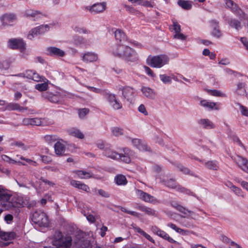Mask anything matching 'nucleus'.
<instances>
[{
	"label": "nucleus",
	"instance_id": "nucleus-1",
	"mask_svg": "<svg viewBox=\"0 0 248 248\" xmlns=\"http://www.w3.org/2000/svg\"><path fill=\"white\" fill-rule=\"evenodd\" d=\"M113 55L128 62H134L139 59L137 52L126 44H120L112 50Z\"/></svg>",
	"mask_w": 248,
	"mask_h": 248
},
{
	"label": "nucleus",
	"instance_id": "nucleus-2",
	"mask_svg": "<svg viewBox=\"0 0 248 248\" xmlns=\"http://www.w3.org/2000/svg\"><path fill=\"white\" fill-rule=\"evenodd\" d=\"M72 243V239L70 236L66 235L64 236L60 231L55 232L52 244L57 248H70Z\"/></svg>",
	"mask_w": 248,
	"mask_h": 248
},
{
	"label": "nucleus",
	"instance_id": "nucleus-3",
	"mask_svg": "<svg viewBox=\"0 0 248 248\" xmlns=\"http://www.w3.org/2000/svg\"><path fill=\"white\" fill-rule=\"evenodd\" d=\"M169 58L166 55H159L154 56H149L146 60L147 64L150 66L160 68L168 63Z\"/></svg>",
	"mask_w": 248,
	"mask_h": 248
},
{
	"label": "nucleus",
	"instance_id": "nucleus-4",
	"mask_svg": "<svg viewBox=\"0 0 248 248\" xmlns=\"http://www.w3.org/2000/svg\"><path fill=\"white\" fill-rule=\"evenodd\" d=\"M31 220L35 225L39 227H47L49 224L47 216L40 210L36 211L33 213Z\"/></svg>",
	"mask_w": 248,
	"mask_h": 248
},
{
	"label": "nucleus",
	"instance_id": "nucleus-5",
	"mask_svg": "<svg viewBox=\"0 0 248 248\" xmlns=\"http://www.w3.org/2000/svg\"><path fill=\"white\" fill-rule=\"evenodd\" d=\"M104 96L113 109L118 110L122 108V104L115 94L106 92Z\"/></svg>",
	"mask_w": 248,
	"mask_h": 248
},
{
	"label": "nucleus",
	"instance_id": "nucleus-6",
	"mask_svg": "<svg viewBox=\"0 0 248 248\" xmlns=\"http://www.w3.org/2000/svg\"><path fill=\"white\" fill-rule=\"evenodd\" d=\"M155 178L156 180L158 181L159 183L164 185L170 188L177 189L178 190V187L180 186L175 183V179L174 178L168 179L167 176H162L160 175H156Z\"/></svg>",
	"mask_w": 248,
	"mask_h": 248
},
{
	"label": "nucleus",
	"instance_id": "nucleus-7",
	"mask_svg": "<svg viewBox=\"0 0 248 248\" xmlns=\"http://www.w3.org/2000/svg\"><path fill=\"white\" fill-rule=\"evenodd\" d=\"M7 46L12 49H19L21 52H23L25 49L26 44L22 39L12 38L8 40Z\"/></svg>",
	"mask_w": 248,
	"mask_h": 248
},
{
	"label": "nucleus",
	"instance_id": "nucleus-8",
	"mask_svg": "<svg viewBox=\"0 0 248 248\" xmlns=\"http://www.w3.org/2000/svg\"><path fill=\"white\" fill-rule=\"evenodd\" d=\"M42 96L53 103L62 104L63 102L62 95L60 92H56L55 93H53L47 92L43 93Z\"/></svg>",
	"mask_w": 248,
	"mask_h": 248
},
{
	"label": "nucleus",
	"instance_id": "nucleus-9",
	"mask_svg": "<svg viewBox=\"0 0 248 248\" xmlns=\"http://www.w3.org/2000/svg\"><path fill=\"white\" fill-rule=\"evenodd\" d=\"M151 231L157 235L164 239L167 240L170 243L175 244L177 243V242L170 237L168 233L164 231L161 230L156 226H153L151 227Z\"/></svg>",
	"mask_w": 248,
	"mask_h": 248
},
{
	"label": "nucleus",
	"instance_id": "nucleus-10",
	"mask_svg": "<svg viewBox=\"0 0 248 248\" xmlns=\"http://www.w3.org/2000/svg\"><path fill=\"white\" fill-rule=\"evenodd\" d=\"M16 19V15L13 13H6L0 17V20L3 26H12Z\"/></svg>",
	"mask_w": 248,
	"mask_h": 248
},
{
	"label": "nucleus",
	"instance_id": "nucleus-11",
	"mask_svg": "<svg viewBox=\"0 0 248 248\" xmlns=\"http://www.w3.org/2000/svg\"><path fill=\"white\" fill-rule=\"evenodd\" d=\"M232 158L240 168L248 173V160L246 158L240 155H236Z\"/></svg>",
	"mask_w": 248,
	"mask_h": 248
},
{
	"label": "nucleus",
	"instance_id": "nucleus-12",
	"mask_svg": "<svg viewBox=\"0 0 248 248\" xmlns=\"http://www.w3.org/2000/svg\"><path fill=\"white\" fill-rule=\"evenodd\" d=\"M209 22L213 28L211 34L215 38H221L222 36V33L219 29V22L216 19H212Z\"/></svg>",
	"mask_w": 248,
	"mask_h": 248
},
{
	"label": "nucleus",
	"instance_id": "nucleus-13",
	"mask_svg": "<svg viewBox=\"0 0 248 248\" xmlns=\"http://www.w3.org/2000/svg\"><path fill=\"white\" fill-rule=\"evenodd\" d=\"M122 95L125 99L131 103L134 98V90L129 86H125L122 88Z\"/></svg>",
	"mask_w": 248,
	"mask_h": 248
},
{
	"label": "nucleus",
	"instance_id": "nucleus-14",
	"mask_svg": "<svg viewBox=\"0 0 248 248\" xmlns=\"http://www.w3.org/2000/svg\"><path fill=\"white\" fill-rule=\"evenodd\" d=\"M106 8V3L103 2L101 3H96L91 6H88L86 9L91 13L98 14L103 12Z\"/></svg>",
	"mask_w": 248,
	"mask_h": 248
},
{
	"label": "nucleus",
	"instance_id": "nucleus-15",
	"mask_svg": "<svg viewBox=\"0 0 248 248\" xmlns=\"http://www.w3.org/2000/svg\"><path fill=\"white\" fill-rule=\"evenodd\" d=\"M136 194L140 199L145 202L154 203L156 201L154 196L140 189L136 190Z\"/></svg>",
	"mask_w": 248,
	"mask_h": 248
},
{
	"label": "nucleus",
	"instance_id": "nucleus-16",
	"mask_svg": "<svg viewBox=\"0 0 248 248\" xmlns=\"http://www.w3.org/2000/svg\"><path fill=\"white\" fill-rule=\"evenodd\" d=\"M47 55L52 57H63L65 55V52L59 48L50 46L46 48Z\"/></svg>",
	"mask_w": 248,
	"mask_h": 248
},
{
	"label": "nucleus",
	"instance_id": "nucleus-17",
	"mask_svg": "<svg viewBox=\"0 0 248 248\" xmlns=\"http://www.w3.org/2000/svg\"><path fill=\"white\" fill-rule=\"evenodd\" d=\"M132 144L136 148L142 151H149L150 148L148 147L146 142L139 139H133L131 140Z\"/></svg>",
	"mask_w": 248,
	"mask_h": 248
},
{
	"label": "nucleus",
	"instance_id": "nucleus-18",
	"mask_svg": "<svg viewBox=\"0 0 248 248\" xmlns=\"http://www.w3.org/2000/svg\"><path fill=\"white\" fill-rule=\"evenodd\" d=\"M198 123L203 129H210L215 127L214 124L208 119H201L198 121Z\"/></svg>",
	"mask_w": 248,
	"mask_h": 248
},
{
	"label": "nucleus",
	"instance_id": "nucleus-19",
	"mask_svg": "<svg viewBox=\"0 0 248 248\" xmlns=\"http://www.w3.org/2000/svg\"><path fill=\"white\" fill-rule=\"evenodd\" d=\"M70 185L74 187L82 190L88 192L90 190L89 187L83 183L75 180H71L70 181Z\"/></svg>",
	"mask_w": 248,
	"mask_h": 248
},
{
	"label": "nucleus",
	"instance_id": "nucleus-20",
	"mask_svg": "<svg viewBox=\"0 0 248 248\" xmlns=\"http://www.w3.org/2000/svg\"><path fill=\"white\" fill-rule=\"evenodd\" d=\"M143 95L150 99H154L156 95L155 93L152 89L145 86H143L140 89Z\"/></svg>",
	"mask_w": 248,
	"mask_h": 248
},
{
	"label": "nucleus",
	"instance_id": "nucleus-21",
	"mask_svg": "<svg viewBox=\"0 0 248 248\" xmlns=\"http://www.w3.org/2000/svg\"><path fill=\"white\" fill-rule=\"evenodd\" d=\"M25 16L27 17L32 18L35 21L43 16V15L40 12L33 10H27L25 13Z\"/></svg>",
	"mask_w": 248,
	"mask_h": 248
},
{
	"label": "nucleus",
	"instance_id": "nucleus-22",
	"mask_svg": "<svg viewBox=\"0 0 248 248\" xmlns=\"http://www.w3.org/2000/svg\"><path fill=\"white\" fill-rule=\"evenodd\" d=\"M54 150L58 155H62L65 151V145L63 141H57L54 144Z\"/></svg>",
	"mask_w": 248,
	"mask_h": 248
},
{
	"label": "nucleus",
	"instance_id": "nucleus-23",
	"mask_svg": "<svg viewBox=\"0 0 248 248\" xmlns=\"http://www.w3.org/2000/svg\"><path fill=\"white\" fill-rule=\"evenodd\" d=\"M103 154L106 156L110 158L113 159H117L118 157H120L119 154L112 150L110 148V145L108 147H106Z\"/></svg>",
	"mask_w": 248,
	"mask_h": 248
},
{
	"label": "nucleus",
	"instance_id": "nucleus-24",
	"mask_svg": "<svg viewBox=\"0 0 248 248\" xmlns=\"http://www.w3.org/2000/svg\"><path fill=\"white\" fill-rule=\"evenodd\" d=\"M12 194L8 190L0 188V202L4 203L11 199Z\"/></svg>",
	"mask_w": 248,
	"mask_h": 248
},
{
	"label": "nucleus",
	"instance_id": "nucleus-25",
	"mask_svg": "<svg viewBox=\"0 0 248 248\" xmlns=\"http://www.w3.org/2000/svg\"><path fill=\"white\" fill-rule=\"evenodd\" d=\"M3 205L7 207V209H10L13 208L19 207L20 203L16 201V198L15 197L12 196L11 199L8 201L6 203H3Z\"/></svg>",
	"mask_w": 248,
	"mask_h": 248
},
{
	"label": "nucleus",
	"instance_id": "nucleus-26",
	"mask_svg": "<svg viewBox=\"0 0 248 248\" xmlns=\"http://www.w3.org/2000/svg\"><path fill=\"white\" fill-rule=\"evenodd\" d=\"M97 55L93 52H87L85 53L82 57L83 61L87 62H95L97 61Z\"/></svg>",
	"mask_w": 248,
	"mask_h": 248
},
{
	"label": "nucleus",
	"instance_id": "nucleus-27",
	"mask_svg": "<svg viewBox=\"0 0 248 248\" xmlns=\"http://www.w3.org/2000/svg\"><path fill=\"white\" fill-rule=\"evenodd\" d=\"M114 181L117 186H125L128 182L125 176L121 174L116 175Z\"/></svg>",
	"mask_w": 248,
	"mask_h": 248
},
{
	"label": "nucleus",
	"instance_id": "nucleus-28",
	"mask_svg": "<svg viewBox=\"0 0 248 248\" xmlns=\"http://www.w3.org/2000/svg\"><path fill=\"white\" fill-rule=\"evenodd\" d=\"M246 84L245 82H239L236 85V89L235 90V93L241 96H244L246 95Z\"/></svg>",
	"mask_w": 248,
	"mask_h": 248
},
{
	"label": "nucleus",
	"instance_id": "nucleus-29",
	"mask_svg": "<svg viewBox=\"0 0 248 248\" xmlns=\"http://www.w3.org/2000/svg\"><path fill=\"white\" fill-rule=\"evenodd\" d=\"M137 209L141 211L145 212L147 215L149 216H155L156 215L155 210L145 206L139 205L137 207Z\"/></svg>",
	"mask_w": 248,
	"mask_h": 248
},
{
	"label": "nucleus",
	"instance_id": "nucleus-30",
	"mask_svg": "<svg viewBox=\"0 0 248 248\" xmlns=\"http://www.w3.org/2000/svg\"><path fill=\"white\" fill-rule=\"evenodd\" d=\"M69 134L80 139L84 138V134L78 129L72 128L68 130Z\"/></svg>",
	"mask_w": 248,
	"mask_h": 248
},
{
	"label": "nucleus",
	"instance_id": "nucleus-31",
	"mask_svg": "<svg viewBox=\"0 0 248 248\" xmlns=\"http://www.w3.org/2000/svg\"><path fill=\"white\" fill-rule=\"evenodd\" d=\"M115 37L116 40L120 42H125L127 40L125 34L121 30H117L114 32Z\"/></svg>",
	"mask_w": 248,
	"mask_h": 248
},
{
	"label": "nucleus",
	"instance_id": "nucleus-32",
	"mask_svg": "<svg viewBox=\"0 0 248 248\" xmlns=\"http://www.w3.org/2000/svg\"><path fill=\"white\" fill-rule=\"evenodd\" d=\"M228 23L232 28L238 31L241 28V23L240 21L234 18H230L228 20Z\"/></svg>",
	"mask_w": 248,
	"mask_h": 248
},
{
	"label": "nucleus",
	"instance_id": "nucleus-33",
	"mask_svg": "<svg viewBox=\"0 0 248 248\" xmlns=\"http://www.w3.org/2000/svg\"><path fill=\"white\" fill-rule=\"evenodd\" d=\"M75 173L80 179H88L92 177V174L90 172H87L82 170H77Z\"/></svg>",
	"mask_w": 248,
	"mask_h": 248
},
{
	"label": "nucleus",
	"instance_id": "nucleus-34",
	"mask_svg": "<svg viewBox=\"0 0 248 248\" xmlns=\"http://www.w3.org/2000/svg\"><path fill=\"white\" fill-rule=\"evenodd\" d=\"M171 205L173 207H174L176 210H177L178 211L185 215H186L187 213H193L192 211L186 209V208L179 204L177 202H172Z\"/></svg>",
	"mask_w": 248,
	"mask_h": 248
},
{
	"label": "nucleus",
	"instance_id": "nucleus-35",
	"mask_svg": "<svg viewBox=\"0 0 248 248\" xmlns=\"http://www.w3.org/2000/svg\"><path fill=\"white\" fill-rule=\"evenodd\" d=\"M200 104L202 106L210 110L213 109L214 108L218 109V108H215L216 105L215 103L209 102L206 100H201Z\"/></svg>",
	"mask_w": 248,
	"mask_h": 248
},
{
	"label": "nucleus",
	"instance_id": "nucleus-36",
	"mask_svg": "<svg viewBox=\"0 0 248 248\" xmlns=\"http://www.w3.org/2000/svg\"><path fill=\"white\" fill-rule=\"evenodd\" d=\"M178 5L184 10H188L192 7L191 2L189 1L184 0H178Z\"/></svg>",
	"mask_w": 248,
	"mask_h": 248
},
{
	"label": "nucleus",
	"instance_id": "nucleus-37",
	"mask_svg": "<svg viewBox=\"0 0 248 248\" xmlns=\"http://www.w3.org/2000/svg\"><path fill=\"white\" fill-rule=\"evenodd\" d=\"M204 164L206 168L210 170H216L219 168L218 163L216 161H207Z\"/></svg>",
	"mask_w": 248,
	"mask_h": 248
},
{
	"label": "nucleus",
	"instance_id": "nucleus-38",
	"mask_svg": "<svg viewBox=\"0 0 248 248\" xmlns=\"http://www.w3.org/2000/svg\"><path fill=\"white\" fill-rule=\"evenodd\" d=\"M49 29V27L48 25H42L36 28H35V30L36 31L38 35L42 34L44 33L45 32L48 31Z\"/></svg>",
	"mask_w": 248,
	"mask_h": 248
},
{
	"label": "nucleus",
	"instance_id": "nucleus-39",
	"mask_svg": "<svg viewBox=\"0 0 248 248\" xmlns=\"http://www.w3.org/2000/svg\"><path fill=\"white\" fill-rule=\"evenodd\" d=\"M44 140L49 144H52L57 140V137L56 135H46L44 137Z\"/></svg>",
	"mask_w": 248,
	"mask_h": 248
},
{
	"label": "nucleus",
	"instance_id": "nucleus-40",
	"mask_svg": "<svg viewBox=\"0 0 248 248\" xmlns=\"http://www.w3.org/2000/svg\"><path fill=\"white\" fill-rule=\"evenodd\" d=\"M48 85L46 83H38L35 85V89L40 92L46 91L48 89Z\"/></svg>",
	"mask_w": 248,
	"mask_h": 248
},
{
	"label": "nucleus",
	"instance_id": "nucleus-41",
	"mask_svg": "<svg viewBox=\"0 0 248 248\" xmlns=\"http://www.w3.org/2000/svg\"><path fill=\"white\" fill-rule=\"evenodd\" d=\"M19 104L16 103H10L7 104L5 109L8 111L17 110Z\"/></svg>",
	"mask_w": 248,
	"mask_h": 248
},
{
	"label": "nucleus",
	"instance_id": "nucleus-42",
	"mask_svg": "<svg viewBox=\"0 0 248 248\" xmlns=\"http://www.w3.org/2000/svg\"><path fill=\"white\" fill-rule=\"evenodd\" d=\"M229 133L230 134H228V136L230 137V138L232 139L234 142L238 143L239 146L244 148L245 146L242 143L239 138L235 135L232 134V131L231 130H230Z\"/></svg>",
	"mask_w": 248,
	"mask_h": 248
},
{
	"label": "nucleus",
	"instance_id": "nucleus-43",
	"mask_svg": "<svg viewBox=\"0 0 248 248\" xmlns=\"http://www.w3.org/2000/svg\"><path fill=\"white\" fill-rule=\"evenodd\" d=\"M167 226L170 227L172 229L175 230L177 232L182 234H185L186 231L177 227L174 224L170 223L168 224Z\"/></svg>",
	"mask_w": 248,
	"mask_h": 248
},
{
	"label": "nucleus",
	"instance_id": "nucleus-44",
	"mask_svg": "<svg viewBox=\"0 0 248 248\" xmlns=\"http://www.w3.org/2000/svg\"><path fill=\"white\" fill-rule=\"evenodd\" d=\"M113 135L116 137L123 135V129L118 127H114L111 128Z\"/></svg>",
	"mask_w": 248,
	"mask_h": 248
},
{
	"label": "nucleus",
	"instance_id": "nucleus-45",
	"mask_svg": "<svg viewBox=\"0 0 248 248\" xmlns=\"http://www.w3.org/2000/svg\"><path fill=\"white\" fill-rule=\"evenodd\" d=\"M160 80L164 84H170L171 83V79L170 76H168L165 74H162L159 75Z\"/></svg>",
	"mask_w": 248,
	"mask_h": 248
},
{
	"label": "nucleus",
	"instance_id": "nucleus-46",
	"mask_svg": "<svg viewBox=\"0 0 248 248\" xmlns=\"http://www.w3.org/2000/svg\"><path fill=\"white\" fill-rule=\"evenodd\" d=\"M178 168L179 170L183 172L186 174H189L192 176H195L193 172H191L190 170L186 167H185L181 165L178 166Z\"/></svg>",
	"mask_w": 248,
	"mask_h": 248
},
{
	"label": "nucleus",
	"instance_id": "nucleus-47",
	"mask_svg": "<svg viewBox=\"0 0 248 248\" xmlns=\"http://www.w3.org/2000/svg\"><path fill=\"white\" fill-rule=\"evenodd\" d=\"M178 191L185 193L187 195H191L194 197H196L195 194L191 191L189 189H186L183 187H181L180 186H179L178 187Z\"/></svg>",
	"mask_w": 248,
	"mask_h": 248
},
{
	"label": "nucleus",
	"instance_id": "nucleus-48",
	"mask_svg": "<svg viewBox=\"0 0 248 248\" xmlns=\"http://www.w3.org/2000/svg\"><path fill=\"white\" fill-rule=\"evenodd\" d=\"M120 157L117 158V159H120L121 161L126 163H129L131 161L130 155H124L123 153L119 154Z\"/></svg>",
	"mask_w": 248,
	"mask_h": 248
},
{
	"label": "nucleus",
	"instance_id": "nucleus-49",
	"mask_svg": "<svg viewBox=\"0 0 248 248\" xmlns=\"http://www.w3.org/2000/svg\"><path fill=\"white\" fill-rule=\"evenodd\" d=\"M11 146H17L20 148H21L22 150L26 151L28 150L29 148L28 147L25 145V144L21 141H15L11 143Z\"/></svg>",
	"mask_w": 248,
	"mask_h": 248
},
{
	"label": "nucleus",
	"instance_id": "nucleus-50",
	"mask_svg": "<svg viewBox=\"0 0 248 248\" xmlns=\"http://www.w3.org/2000/svg\"><path fill=\"white\" fill-rule=\"evenodd\" d=\"M120 210L121 211L126 213H127L128 214H130L132 216H135V217H139V215H140L139 213L138 212H136L135 211H132L128 210L126 209L125 208L123 207H121Z\"/></svg>",
	"mask_w": 248,
	"mask_h": 248
},
{
	"label": "nucleus",
	"instance_id": "nucleus-51",
	"mask_svg": "<svg viewBox=\"0 0 248 248\" xmlns=\"http://www.w3.org/2000/svg\"><path fill=\"white\" fill-rule=\"evenodd\" d=\"M10 63L8 61L5 60L0 62V69L7 70L9 68Z\"/></svg>",
	"mask_w": 248,
	"mask_h": 248
},
{
	"label": "nucleus",
	"instance_id": "nucleus-52",
	"mask_svg": "<svg viewBox=\"0 0 248 248\" xmlns=\"http://www.w3.org/2000/svg\"><path fill=\"white\" fill-rule=\"evenodd\" d=\"M144 69L146 73L151 77H152L153 79L156 77V75L154 73L153 70L150 69L149 67L147 66H144Z\"/></svg>",
	"mask_w": 248,
	"mask_h": 248
},
{
	"label": "nucleus",
	"instance_id": "nucleus-53",
	"mask_svg": "<svg viewBox=\"0 0 248 248\" xmlns=\"http://www.w3.org/2000/svg\"><path fill=\"white\" fill-rule=\"evenodd\" d=\"M2 159L4 161H6V162H8L9 163H11V164H16V163H21L20 162H19V161L17 162L16 160L11 158L9 156H7V155H3L2 156Z\"/></svg>",
	"mask_w": 248,
	"mask_h": 248
},
{
	"label": "nucleus",
	"instance_id": "nucleus-54",
	"mask_svg": "<svg viewBox=\"0 0 248 248\" xmlns=\"http://www.w3.org/2000/svg\"><path fill=\"white\" fill-rule=\"evenodd\" d=\"M42 125L41 119L38 118H31V125L39 126Z\"/></svg>",
	"mask_w": 248,
	"mask_h": 248
},
{
	"label": "nucleus",
	"instance_id": "nucleus-55",
	"mask_svg": "<svg viewBox=\"0 0 248 248\" xmlns=\"http://www.w3.org/2000/svg\"><path fill=\"white\" fill-rule=\"evenodd\" d=\"M44 78V77L41 76L38 73L34 72L31 79L35 81L39 82L43 80Z\"/></svg>",
	"mask_w": 248,
	"mask_h": 248
},
{
	"label": "nucleus",
	"instance_id": "nucleus-56",
	"mask_svg": "<svg viewBox=\"0 0 248 248\" xmlns=\"http://www.w3.org/2000/svg\"><path fill=\"white\" fill-rule=\"evenodd\" d=\"M231 10L236 15H240L242 12L241 9L236 4L233 5Z\"/></svg>",
	"mask_w": 248,
	"mask_h": 248
},
{
	"label": "nucleus",
	"instance_id": "nucleus-57",
	"mask_svg": "<svg viewBox=\"0 0 248 248\" xmlns=\"http://www.w3.org/2000/svg\"><path fill=\"white\" fill-rule=\"evenodd\" d=\"M232 191L234 192V193L238 196H241L242 197H244L243 193L242 190L236 186H232Z\"/></svg>",
	"mask_w": 248,
	"mask_h": 248
},
{
	"label": "nucleus",
	"instance_id": "nucleus-58",
	"mask_svg": "<svg viewBox=\"0 0 248 248\" xmlns=\"http://www.w3.org/2000/svg\"><path fill=\"white\" fill-rule=\"evenodd\" d=\"M210 94L215 96H222L223 93L217 90H210L208 91Z\"/></svg>",
	"mask_w": 248,
	"mask_h": 248
},
{
	"label": "nucleus",
	"instance_id": "nucleus-59",
	"mask_svg": "<svg viewBox=\"0 0 248 248\" xmlns=\"http://www.w3.org/2000/svg\"><path fill=\"white\" fill-rule=\"evenodd\" d=\"M87 88L88 89H89L90 91L96 93H101L104 95V94L106 92L103 91L102 90L95 88L94 87H91V86H87Z\"/></svg>",
	"mask_w": 248,
	"mask_h": 248
},
{
	"label": "nucleus",
	"instance_id": "nucleus-60",
	"mask_svg": "<svg viewBox=\"0 0 248 248\" xmlns=\"http://www.w3.org/2000/svg\"><path fill=\"white\" fill-rule=\"evenodd\" d=\"M78 245V248H89V243L87 240H84L83 241H79Z\"/></svg>",
	"mask_w": 248,
	"mask_h": 248
},
{
	"label": "nucleus",
	"instance_id": "nucleus-61",
	"mask_svg": "<svg viewBox=\"0 0 248 248\" xmlns=\"http://www.w3.org/2000/svg\"><path fill=\"white\" fill-rule=\"evenodd\" d=\"M35 28L32 29L29 33L28 35V38L32 40L35 36L38 35L36 31H34Z\"/></svg>",
	"mask_w": 248,
	"mask_h": 248
},
{
	"label": "nucleus",
	"instance_id": "nucleus-62",
	"mask_svg": "<svg viewBox=\"0 0 248 248\" xmlns=\"http://www.w3.org/2000/svg\"><path fill=\"white\" fill-rule=\"evenodd\" d=\"M173 30L174 31L175 33L180 32L181 26L177 22H176V21L173 22Z\"/></svg>",
	"mask_w": 248,
	"mask_h": 248
},
{
	"label": "nucleus",
	"instance_id": "nucleus-63",
	"mask_svg": "<svg viewBox=\"0 0 248 248\" xmlns=\"http://www.w3.org/2000/svg\"><path fill=\"white\" fill-rule=\"evenodd\" d=\"M4 221L7 223V224H11L13 220L14 217L11 214H7L5 215L4 217Z\"/></svg>",
	"mask_w": 248,
	"mask_h": 248
},
{
	"label": "nucleus",
	"instance_id": "nucleus-64",
	"mask_svg": "<svg viewBox=\"0 0 248 248\" xmlns=\"http://www.w3.org/2000/svg\"><path fill=\"white\" fill-rule=\"evenodd\" d=\"M138 110L139 112L143 114L144 115L147 116L148 115V113L146 109L145 106L143 104H141L140 105V106L138 108Z\"/></svg>",
	"mask_w": 248,
	"mask_h": 248
}]
</instances>
